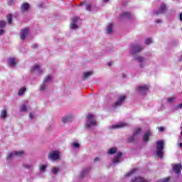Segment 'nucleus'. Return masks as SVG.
Instances as JSON below:
<instances>
[{
	"label": "nucleus",
	"mask_w": 182,
	"mask_h": 182,
	"mask_svg": "<svg viewBox=\"0 0 182 182\" xmlns=\"http://www.w3.org/2000/svg\"><path fill=\"white\" fill-rule=\"evenodd\" d=\"M96 126H97L96 115L93 114H88L85 121L86 129H92V127H96Z\"/></svg>",
	"instance_id": "obj_1"
},
{
	"label": "nucleus",
	"mask_w": 182,
	"mask_h": 182,
	"mask_svg": "<svg viewBox=\"0 0 182 182\" xmlns=\"http://www.w3.org/2000/svg\"><path fill=\"white\" fill-rule=\"evenodd\" d=\"M15 156L16 157H23V156H25V152L23 151H15L7 156V160H11V159H14Z\"/></svg>",
	"instance_id": "obj_2"
},
{
	"label": "nucleus",
	"mask_w": 182,
	"mask_h": 182,
	"mask_svg": "<svg viewBox=\"0 0 182 182\" xmlns=\"http://www.w3.org/2000/svg\"><path fill=\"white\" fill-rule=\"evenodd\" d=\"M60 154V152H59V151H53L49 154L48 159L50 160H53V161L59 160Z\"/></svg>",
	"instance_id": "obj_3"
},
{
	"label": "nucleus",
	"mask_w": 182,
	"mask_h": 182,
	"mask_svg": "<svg viewBox=\"0 0 182 182\" xmlns=\"http://www.w3.org/2000/svg\"><path fill=\"white\" fill-rule=\"evenodd\" d=\"M50 82H52V75H48L45 78L43 85H41L40 87V90H43L45 87H46V83H49Z\"/></svg>",
	"instance_id": "obj_4"
},
{
	"label": "nucleus",
	"mask_w": 182,
	"mask_h": 182,
	"mask_svg": "<svg viewBox=\"0 0 182 182\" xmlns=\"http://www.w3.org/2000/svg\"><path fill=\"white\" fill-rule=\"evenodd\" d=\"M129 124L126 122H118L112 126V129H123V127H127Z\"/></svg>",
	"instance_id": "obj_5"
},
{
	"label": "nucleus",
	"mask_w": 182,
	"mask_h": 182,
	"mask_svg": "<svg viewBox=\"0 0 182 182\" xmlns=\"http://www.w3.org/2000/svg\"><path fill=\"white\" fill-rule=\"evenodd\" d=\"M77 21H79V17L75 16L72 18L70 28L71 29H77Z\"/></svg>",
	"instance_id": "obj_6"
},
{
	"label": "nucleus",
	"mask_w": 182,
	"mask_h": 182,
	"mask_svg": "<svg viewBox=\"0 0 182 182\" xmlns=\"http://www.w3.org/2000/svg\"><path fill=\"white\" fill-rule=\"evenodd\" d=\"M124 100H126V95L119 96L118 100L114 105V107H117V106H122Z\"/></svg>",
	"instance_id": "obj_7"
},
{
	"label": "nucleus",
	"mask_w": 182,
	"mask_h": 182,
	"mask_svg": "<svg viewBox=\"0 0 182 182\" xmlns=\"http://www.w3.org/2000/svg\"><path fill=\"white\" fill-rule=\"evenodd\" d=\"M136 90L140 93H146L149 90V85H140L136 87Z\"/></svg>",
	"instance_id": "obj_8"
},
{
	"label": "nucleus",
	"mask_w": 182,
	"mask_h": 182,
	"mask_svg": "<svg viewBox=\"0 0 182 182\" xmlns=\"http://www.w3.org/2000/svg\"><path fill=\"white\" fill-rule=\"evenodd\" d=\"M31 72L32 73H35V72L36 73H38V75H40V73H42V69H41V65L36 64L35 65L32 69H31Z\"/></svg>",
	"instance_id": "obj_9"
},
{
	"label": "nucleus",
	"mask_w": 182,
	"mask_h": 182,
	"mask_svg": "<svg viewBox=\"0 0 182 182\" xmlns=\"http://www.w3.org/2000/svg\"><path fill=\"white\" fill-rule=\"evenodd\" d=\"M142 49L143 48L139 46H131V53H137V52H140Z\"/></svg>",
	"instance_id": "obj_10"
},
{
	"label": "nucleus",
	"mask_w": 182,
	"mask_h": 182,
	"mask_svg": "<svg viewBox=\"0 0 182 182\" xmlns=\"http://www.w3.org/2000/svg\"><path fill=\"white\" fill-rule=\"evenodd\" d=\"M28 33H29V28H23V30H21V39H22V41H23L25 39V38H26V36H28Z\"/></svg>",
	"instance_id": "obj_11"
},
{
	"label": "nucleus",
	"mask_w": 182,
	"mask_h": 182,
	"mask_svg": "<svg viewBox=\"0 0 182 182\" xmlns=\"http://www.w3.org/2000/svg\"><path fill=\"white\" fill-rule=\"evenodd\" d=\"M135 59L140 63L141 68H144V64L146 63V60L144 58H143V57L136 55V56H135Z\"/></svg>",
	"instance_id": "obj_12"
},
{
	"label": "nucleus",
	"mask_w": 182,
	"mask_h": 182,
	"mask_svg": "<svg viewBox=\"0 0 182 182\" xmlns=\"http://www.w3.org/2000/svg\"><path fill=\"white\" fill-rule=\"evenodd\" d=\"M164 149V141H160V159H161V160L163 159V156H164V151H163Z\"/></svg>",
	"instance_id": "obj_13"
},
{
	"label": "nucleus",
	"mask_w": 182,
	"mask_h": 182,
	"mask_svg": "<svg viewBox=\"0 0 182 182\" xmlns=\"http://www.w3.org/2000/svg\"><path fill=\"white\" fill-rule=\"evenodd\" d=\"M120 159H122V152H118L115 159L112 160V163L114 164H117V163H120Z\"/></svg>",
	"instance_id": "obj_14"
},
{
	"label": "nucleus",
	"mask_w": 182,
	"mask_h": 182,
	"mask_svg": "<svg viewBox=\"0 0 182 182\" xmlns=\"http://www.w3.org/2000/svg\"><path fill=\"white\" fill-rule=\"evenodd\" d=\"M173 171L176 174H180L181 173V164H177L173 166Z\"/></svg>",
	"instance_id": "obj_15"
},
{
	"label": "nucleus",
	"mask_w": 182,
	"mask_h": 182,
	"mask_svg": "<svg viewBox=\"0 0 182 182\" xmlns=\"http://www.w3.org/2000/svg\"><path fill=\"white\" fill-rule=\"evenodd\" d=\"M8 62L10 66H15V65H16L18 63V60L15 58H9Z\"/></svg>",
	"instance_id": "obj_16"
},
{
	"label": "nucleus",
	"mask_w": 182,
	"mask_h": 182,
	"mask_svg": "<svg viewBox=\"0 0 182 182\" xmlns=\"http://www.w3.org/2000/svg\"><path fill=\"white\" fill-rule=\"evenodd\" d=\"M166 12H167V6L162 3L160 6V14H166Z\"/></svg>",
	"instance_id": "obj_17"
},
{
	"label": "nucleus",
	"mask_w": 182,
	"mask_h": 182,
	"mask_svg": "<svg viewBox=\"0 0 182 182\" xmlns=\"http://www.w3.org/2000/svg\"><path fill=\"white\" fill-rule=\"evenodd\" d=\"M131 182H149V181H147L146 179H144V178L138 176L134 179H132Z\"/></svg>",
	"instance_id": "obj_18"
},
{
	"label": "nucleus",
	"mask_w": 182,
	"mask_h": 182,
	"mask_svg": "<svg viewBox=\"0 0 182 182\" xmlns=\"http://www.w3.org/2000/svg\"><path fill=\"white\" fill-rule=\"evenodd\" d=\"M8 117V112H6V109H3L0 114L1 119H6Z\"/></svg>",
	"instance_id": "obj_19"
},
{
	"label": "nucleus",
	"mask_w": 182,
	"mask_h": 182,
	"mask_svg": "<svg viewBox=\"0 0 182 182\" xmlns=\"http://www.w3.org/2000/svg\"><path fill=\"white\" fill-rule=\"evenodd\" d=\"M141 133H143V131H141V129L137 128L134 132V137H137V136H141Z\"/></svg>",
	"instance_id": "obj_20"
},
{
	"label": "nucleus",
	"mask_w": 182,
	"mask_h": 182,
	"mask_svg": "<svg viewBox=\"0 0 182 182\" xmlns=\"http://www.w3.org/2000/svg\"><path fill=\"white\" fill-rule=\"evenodd\" d=\"M132 17V14H130V13H128V12H125V13H123L122 14H121L119 16V18L122 19L123 18H129Z\"/></svg>",
	"instance_id": "obj_21"
},
{
	"label": "nucleus",
	"mask_w": 182,
	"mask_h": 182,
	"mask_svg": "<svg viewBox=\"0 0 182 182\" xmlns=\"http://www.w3.org/2000/svg\"><path fill=\"white\" fill-rule=\"evenodd\" d=\"M28 9H29V4L24 3L21 5V11H28Z\"/></svg>",
	"instance_id": "obj_22"
},
{
	"label": "nucleus",
	"mask_w": 182,
	"mask_h": 182,
	"mask_svg": "<svg viewBox=\"0 0 182 182\" xmlns=\"http://www.w3.org/2000/svg\"><path fill=\"white\" fill-rule=\"evenodd\" d=\"M107 33H113V24L112 23L108 24L107 28Z\"/></svg>",
	"instance_id": "obj_23"
},
{
	"label": "nucleus",
	"mask_w": 182,
	"mask_h": 182,
	"mask_svg": "<svg viewBox=\"0 0 182 182\" xmlns=\"http://www.w3.org/2000/svg\"><path fill=\"white\" fill-rule=\"evenodd\" d=\"M156 156L160 157V141L156 142Z\"/></svg>",
	"instance_id": "obj_24"
},
{
	"label": "nucleus",
	"mask_w": 182,
	"mask_h": 182,
	"mask_svg": "<svg viewBox=\"0 0 182 182\" xmlns=\"http://www.w3.org/2000/svg\"><path fill=\"white\" fill-rule=\"evenodd\" d=\"M92 75H93V72L92 71L86 72V73H84L83 77L84 79H87V77H89L90 76H92Z\"/></svg>",
	"instance_id": "obj_25"
},
{
	"label": "nucleus",
	"mask_w": 182,
	"mask_h": 182,
	"mask_svg": "<svg viewBox=\"0 0 182 182\" xmlns=\"http://www.w3.org/2000/svg\"><path fill=\"white\" fill-rule=\"evenodd\" d=\"M71 119L72 118L69 116L63 117L62 119V122L63 123H68V122H70Z\"/></svg>",
	"instance_id": "obj_26"
},
{
	"label": "nucleus",
	"mask_w": 182,
	"mask_h": 182,
	"mask_svg": "<svg viewBox=\"0 0 182 182\" xmlns=\"http://www.w3.org/2000/svg\"><path fill=\"white\" fill-rule=\"evenodd\" d=\"M24 92H26V88L25 87H23L18 91V96H22V95H23Z\"/></svg>",
	"instance_id": "obj_27"
},
{
	"label": "nucleus",
	"mask_w": 182,
	"mask_h": 182,
	"mask_svg": "<svg viewBox=\"0 0 182 182\" xmlns=\"http://www.w3.org/2000/svg\"><path fill=\"white\" fill-rule=\"evenodd\" d=\"M117 151V149L116 148H111L108 149V154H114Z\"/></svg>",
	"instance_id": "obj_28"
},
{
	"label": "nucleus",
	"mask_w": 182,
	"mask_h": 182,
	"mask_svg": "<svg viewBox=\"0 0 182 182\" xmlns=\"http://www.w3.org/2000/svg\"><path fill=\"white\" fill-rule=\"evenodd\" d=\"M20 112H28V108L26 105H22L20 107Z\"/></svg>",
	"instance_id": "obj_29"
},
{
	"label": "nucleus",
	"mask_w": 182,
	"mask_h": 182,
	"mask_svg": "<svg viewBox=\"0 0 182 182\" xmlns=\"http://www.w3.org/2000/svg\"><path fill=\"white\" fill-rule=\"evenodd\" d=\"M7 21H8L9 25H11V23H12V14H9L7 16Z\"/></svg>",
	"instance_id": "obj_30"
},
{
	"label": "nucleus",
	"mask_w": 182,
	"mask_h": 182,
	"mask_svg": "<svg viewBox=\"0 0 182 182\" xmlns=\"http://www.w3.org/2000/svg\"><path fill=\"white\" fill-rule=\"evenodd\" d=\"M174 100H176V97L175 96L171 97L167 99V102L168 103H173V102H174Z\"/></svg>",
	"instance_id": "obj_31"
},
{
	"label": "nucleus",
	"mask_w": 182,
	"mask_h": 182,
	"mask_svg": "<svg viewBox=\"0 0 182 182\" xmlns=\"http://www.w3.org/2000/svg\"><path fill=\"white\" fill-rule=\"evenodd\" d=\"M46 165H41L40 167V171L41 173H43V171H45V170H46Z\"/></svg>",
	"instance_id": "obj_32"
},
{
	"label": "nucleus",
	"mask_w": 182,
	"mask_h": 182,
	"mask_svg": "<svg viewBox=\"0 0 182 182\" xmlns=\"http://www.w3.org/2000/svg\"><path fill=\"white\" fill-rule=\"evenodd\" d=\"M151 136V132L147 131L145 132L144 137H150Z\"/></svg>",
	"instance_id": "obj_33"
},
{
	"label": "nucleus",
	"mask_w": 182,
	"mask_h": 182,
	"mask_svg": "<svg viewBox=\"0 0 182 182\" xmlns=\"http://www.w3.org/2000/svg\"><path fill=\"white\" fill-rule=\"evenodd\" d=\"M151 42H153L151 38H146V41H145L146 45H150V43H151Z\"/></svg>",
	"instance_id": "obj_34"
},
{
	"label": "nucleus",
	"mask_w": 182,
	"mask_h": 182,
	"mask_svg": "<svg viewBox=\"0 0 182 182\" xmlns=\"http://www.w3.org/2000/svg\"><path fill=\"white\" fill-rule=\"evenodd\" d=\"M23 166L25 168H32V165L29 164H24Z\"/></svg>",
	"instance_id": "obj_35"
},
{
	"label": "nucleus",
	"mask_w": 182,
	"mask_h": 182,
	"mask_svg": "<svg viewBox=\"0 0 182 182\" xmlns=\"http://www.w3.org/2000/svg\"><path fill=\"white\" fill-rule=\"evenodd\" d=\"M136 170L137 169H133L132 171H131L130 172H129L128 173L126 174L127 177H129V176H132V174H133V173H134V171H136Z\"/></svg>",
	"instance_id": "obj_36"
},
{
	"label": "nucleus",
	"mask_w": 182,
	"mask_h": 182,
	"mask_svg": "<svg viewBox=\"0 0 182 182\" xmlns=\"http://www.w3.org/2000/svg\"><path fill=\"white\" fill-rule=\"evenodd\" d=\"M52 171L54 174H56L59 171V168L54 167Z\"/></svg>",
	"instance_id": "obj_37"
},
{
	"label": "nucleus",
	"mask_w": 182,
	"mask_h": 182,
	"mask_svg": "<svg viewBox=\"0 0 182 182\" xmlns=\"http://www.w3.org/2000/svg\"><path fill=\"white\" fill-rule=\"evenodd\" d=\"M87 174V170H83L82 172L81 173V176L85 177Z\"/></svg>",
	"instance_id": "obj_38"
},
{
	"label": "nucleus",
	"mask_w": 182,
	"mask_h": 182,
	"mask_svg": "<svg viewBox=\"0 0 182 182\" xmlns=\"http://www.w3.org/2000/svg\"><path fill=\"white\" fill-rule=\"evenodd\" d=\"M85 8L87 11H90V8H92V4H86Z\"/></svg>",
	"instance_id": "obj_39"
},
{
	"label": "nucleus",
	"mask_w": 182,
	"mask_h": 182,
	"mask_svg": "<svg viewBox=\"0 0 182 182\" xmlns=\"http://www.w3.org/2000/svg\"><path fill=\"white\" fill-rule=\"evenodd\" d=\"M79 144L74 142L73 143V147H75V149H79Z\"/></svg>",
	"instance_id": "obj_40"
},
{
	"label": "nucleus",
	"mask_w": 182,
	"mask_h": 182,
	"mask_svg": "<svg viewBox=\"0 0 182 182\" xmlns=\"http://www.w3.org/2000/svg\"><path fill=\"white\" fill-rule=\"evenodd\" d=\"M5 21H0V28H5Z\"/></svg>",
	"instance_id": "obj_41"
},
{
	"label": "nucleus",
	"mask_w": 182,
	"mask_h": 182,
	"mask_svg": "<svg viewBox=\"0 0 182 182\" xmlns=\"http://www.w3.org/2000/svg\"><path fill=\"white\" fill-rule=\"evenodd\" d=\"M154 15H155V16H157V15H160V9H158L156 11H155L154 13Z\"/></svg>",
	"instance_id": "obj_42"
},
{
	"label": "nucleus",
	"mask_w": 182,
	"mask_h": 182,
	"mask_svg": "<svg viewBox=\"0 0 182 182\" xmlns=\"http://www.w3.org/2000/svg\"><path fill=\"white\" fill-rule=\"evenodd\" d=\"M132 141H134V137H131L128 139V142L129 143H132Z\"/></svg>",
	"instance_id": "obj_43"
},
{
	"label": "nucleus",
	"mask_w": 182,
	"mask_h": 182,
	"mask_svg": "<svg viewBox=\"0 0 182 182\" xmlns=\"http://www.w3.org/2000/svg\"><path fill=\"white\" fill-rule=\"evenodd\" d=\"M14 0H9V5H14Z\"/></svg>",
	"instance_id": "obj_44"
},
{
	"label": "nucleus",
	"mask_w": 182,
	"mask_h": 182,
	"mask_svg": "<svg viewBox=\"0 0 182 182\" xmlns=\"http://www.w3.org/2000/svg\"><path fill=\"white\" fill-rule=\"evenodd\" d=\"M143 140L145 143H147L149 141V137H144Z\"/></svg>",
	"instance_id": "obj_45"
},
{
	"label": "nucleus",
	"mask_w": 182,
	"mask_h": 182,
	"mask_svg": "<svg viewBox=\"0 0 182 182\" xmlns=\"http://www.w3.org/2000/svg\"><path fill=\"white\" fill-rule=\"evenodd\" d=\"M29 119H33V114L30 113V114H29Z\"/></svg>",
	"instance_id": "obj_46"
},
{
	"label": "nucleus",
	"mask_w": 182,
	"mask_h": 182,
	"mask_svg": "<svg viewBox=\"0 0 182 182\" xmlns=\"http://www.w3.org/2000/svg\"><path fill=\"white\" fill-rule=\"evenodd\" d=\"M165 128L164 127H160V132H164Z\"/></svg>",
	"instance_id": "obj_47"
},
{
	"label": "nucleus",
	"mask_w": 182,
	"mask_h": 182,
	"mask_svg": "<svg viewBox=\"0 0 182 182\" xmlns=\"http://www.w3.org/2000/svg\"><path fill=\"white\" fill-rule=\"evenodd\" d=\"M0 35H4V30H0Z\"/></svg>",
	"instance_id": "obj_48"
},
{
	"label": "nucleus",
	"mask_w": 182,
	"mask_h": 182,
	"mask_svg": "<svg viewBox=\"0 0 182 182\" xmlns=\"http://www.w3.org/2000/svg\"><path fill=\"white\" fill-rule=\"evenodd\" d=\"M179 18H180V21H182V13L180 14Z\"/></svg>",
	"instance_id": "obj_49"
},
{
	"label": "nucleus",
	"mask_w": 182,
	"mask_h": 182,
	"mask_svg": "<svg viewBox=\"0 0 182 182\" xmlns=\"http://www.w3.org/2000/svg\"><path fill=\"white\" fill-rule=\"evenodd\" d=\"M33 48H34V49L38 48V45H36V44L33 45Z\"/></svg>",
	"instance_id": "obj_50"
},
{
	"label": "nucleus",
	"mask_w": 182,
	"mask_h": 182,
	"mask_svg": "<svg viewBox=\"0 0 182 182\" xmlns=\"http://www.w3.org/2000/svg\"><path fill=\"white\" fill-rule=\"evenodd\" d=\"M168 181V178L166 179L165 181H161V182H167Z\"/></svg>",
	"instance_id": "obj_51"
},
{
	"label": "nucleus",
	"mask_w": 182,
	"mask_h": 182,
	"mask_svg": "<svg viewBox=\"0 0 182 182\" xmlns=\"http://www.w3.org/2000/svg\"><path fill=\"white\" fill-rule=\"evenodd\" d=\"M98 160H99V158H95L94 161H98Z\"/></svg>",
	"instance_id": "obj_52"
},
{
	"label": "nucleus",
	"mask_w": 182,
	"mask_h": 182,
	"mask_svg": "<svg viewBox=\"0 0 182 182\" xmlns=\"http://www.w3.org/2000/svg\"><path fill=\"white\" fill-rule=\"evenodd\" d=\"M160 23V20H156V23Z\"/></svg>",
	"instance_id": "obj_53"
},
{
	"label": "nucleus",
	"mask_w": 182,
	"mask_h": 182,
	"mask_svg": "<svg viewBox=\"0 0 182 182\" xmlns=\"http://www.w3.org/2000/svg\"><path fill=\"white\" fill-rule=\"evenodd\" d=\"M112 62H110V63H108V66H111L112 65Z\"/></svg>",
	"instance_id": "obj_54"
},
{
	"label": "nucleus",
	"mask_w": 182,
	"mask_h": 182,
	"mask_svg": "<svg viewBox=\"0 0 182 182\" xmlns=\"http://www.w3.org/2000/svg\"><path fill=\"white\" fill-rule=\"evenodd\" d=\"M179 147L182 148V143L179 144Z\"/></svg>",
	"instance_id": "obj_55"
},
{
	"label": "nucleus",
	"mask_w": 182,
	"mask_h": 182,
	"mask_svg": "<svg viewBox=\"0 0 182 182\" xmlns=\"http://www.w3.org/2000/svg\"><path fill=\"white\" fill-rule=\"evenodd\" d=\"M104 2H109V0H104Z\"/></svg>",
	"instance_id": "obj_56"
},
{
	"label": "nucleus",
	"mask_w": 182,
	"mask_h": 182,
	"mask_svg": "<svg viewBox=\"0 0 182 182\" xmlns=\"http://www.w3.org/2000/svg\"><path fill=\"white\" fill-rule=\"evenodd\" d=\"M159 132H160V127H158Z\"/></svg>",
	"instance_id": "obj_57"
},
{
	"label": "nucleus",
	"mask_w": 182,
	"mask_h": 182,
	"mask_svg": "<svg viewBox=\"0 0 182 182\" xmlns=\"http://www.w3.org/2000/svg\"><path fill=\"white\" fill-rule=\"evenodd\" d=\"M80 5H82V4H80Z\"/></svg>",
	"instance_id": "obj_58"
}]
</instances>
